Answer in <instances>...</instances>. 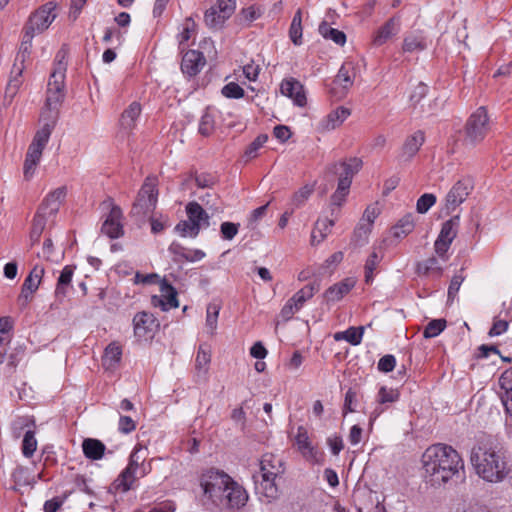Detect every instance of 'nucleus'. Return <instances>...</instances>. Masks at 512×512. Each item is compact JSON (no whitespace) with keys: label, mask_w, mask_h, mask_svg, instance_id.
I'll use <instances>...</instances> for the list:
<instances>
[{"label":"nucleus","mask_w":512,"mask_h":512,"mask_svg":"<svg viewBox=\"0 0 512 512\" xmlns=\"http://www.w3.org/2000/svg\"><path fill=\"white\" fill-rule=\"evenodd\" d=\"M399 391L393 388L381 387L377 394V402L381 405L394 403L399 399Z\"/></svg>","instance_id":"obj_57"},{"label":"nucleus","mask_w":512,"mask_h":512,"mask_svg":"<svg viewBox=\"0 0 512 512\" xmlns=\"http://www.w3.org/2000/svg\"><path fill=\"white\" fill-rule=\"evenodd\" d=\"M295 445L302 457L311 464H319L323 460V453L313 445L308 431L305 427L299 426L295 436Z\"/></svg>","instance_id":"obj_14"},{"label":"nucleus","mask_w":512,"mask_h":512,"mask_svg":"<svg viewBox=\"0 0 512 512\" xmlns=\"http://www.w3.org/2000/svg\"><path fill=\"white\" fill-rule=\"evenodd\" d=\"M362 165L363 162L360 158L351 157L339 162L336 173L339 175V179L345 178L351 186L353 177L360 171Z\"/></svg>","instance_id":"obj_30"},{"label":"nucleus","mask_w":512,"mask_h":512,"mask_svg":"<svg viewBox=\"0 0 512 512\" xmlns=\"http://www.w3.org/2000/svg\"><path fill=\"white\" fill-rule=\"evenodd\" d=\"M425 476L432 485H440L449 481L464 468L459 453L449 445L434 444L428 447L422 456Z\"/></svg>","instance_id":"obj_1"},{"label":"nucleus","mask_w":512,"mask_h":512,"mask_svg":"<svg viewBox=\"0 0 512 512\" xmlns=\"http://www.w3.org/2000/svg\"><path fill=\"white\" fill-rule=\"evenodd\" d=\"M151 304L154 307H160L163 311L177 308L179 302L176 289L166 280L160 281V295H154L151 298Z\"/></svg>","instance_id":"obj_17"},{"label":"nucleus","mask_w":512,"mask_h":512,"mask_svg":"<svg viewBox=\"0 0 512 512\" xmlns=\"http://www.w3.org/2000/svg\"><path fill=\"white\" fill-rule=\"evenodd\" d=\"M211 362V352L205 345H200L195 358V370L198 377L207 374Z\"/></svg>","instance_id":"obj_39"},{"label":"nucleus","mask_w":512,"mask_h":512,"mask_svg":"<svg viewBox=\"0 0 512 512\" xmlns=\"http://www.w3.org/2000/svg\"><path fill=\"white\" fill-rule=\"evenodd\" d=\"M82 449L86 458L99 460L103 457L106 447L98 439L87 438L82 443Z\"/></svg>","instance_id":"obj_36"},{"label":"nucleus","mask_w":512,"mask_h":512,"mask_svg":"<svg viewBox=\"0 0 512 512\" xmlns=\"http://www.w3.org/2000/svg\"><path fill=\"white\" fill-rule=\"evenodd\" d=\"M35 422L33 418L28 416H22L16 418L11 424L12 435L14 438H19L25 429H31L34 427Z\"/></svg>","instance_id":"obj_49"},{"label":"nucleus","mask_w":512,"mask_h":512,"mask_svg":"<svg viewBox=\"0 0 512 512\" xmlns=\"http://www.w3.org/2000/svg\"><path fill=\"white\" fill-rule=\"evenodd\" d=\"M104 209H109V213L104 220L101 231L111 239H117L124 234L123 213L121 208L116 205L111 198L102 202Z\"/></svg>","instance_id":"obj_11"},{"label":"nucleus","mask_w":512,"mask_h":512,"mask_svg":"<svg viewBox=\"0 0 512 512\" xmlns=\"http://www.w3.org/2000/svg\"><path fill=\"white\" fill-rule=\"evenodd\" d=\"M231 483V477L223 471L209 469L200 477L203 501L215 506L223 504L225 491Z\"/></svg>","instance_id":"obj_7"},{"label":"nucleus","mask_w":512,"mask_h":512,"mask_svg":"<svg viewBox=\"0 0 512 512\" xmlns=\"http://www.w3.org/2000/svg\"><path fill=\"white\" fill-rule=\"evenodd\" d=\"M186 213L188 220L193 223H197L200 228L202 225H209V216L199 203L189 202L186 205Z\"/></svg>","instance_id":"obj_38"},{"label":"nucleus","mask_w":512,"mask_h":512,"mask_svg":"<svg viewBox=\"0 0 512 512\" xmlns=\"http://www.w3.org/2000/svg\"><path fill=\"white\" fill-rule=\"evenodd\" d=\"M53 130L54 128L51 125L41 124V127L36 131L25 155L23 165L25 180L30 181L34 177L37 166L41 161L43 150L47 146Z\"/></svg>","instance_id":"obj_8"},{"label":"nucleus","mask_w":512,"mask_h":512,"mask_svg":"<svg viewBox=\"0 0 512 512\" xmlns=\"http://www.w3.org/2000/svg\"><path fill=\"white\" fill-rule=\"evenodd\" d=\"M459 227V217L455 216L442 224L440 233L434 243L436 254L444 261L448 259L447 252L453 240L457 236Z\"/></svg>","instance_id":"obj_12"},{"label":"nucleus","mask_w":512,"mask_h":512,"mask_svg":"<svg viewBox=\"0 0 512 512\" xmlns=\"http://www.w3.org/2000/svg\"><path fill=\"white\" fill-rule=\"evenodd\" d=\"M446 327L445 319H434L431 320L423 331V336L426 339L434 338L438 336Z\"/></svg>","instance_id":"obj_55"},{"label":"nucleus","mask_w":512,"mask_h":512,"mask_svg":"<svg viewBox=\"0 0 512 512\" xmlns=\"http://www.w3.org/2000/svg\"><path fill=\"white\" fill-rule=\"evenodd\" d=\"M380 210L376 205H370L366 208L363 213L361 222L358 228L355 231V234H363L365 238L371 231V227L375 221V219L379 216Z\"/></svg>","instance_id":"obj_35"},{"label":"nucleus","mask_w":512,"mask_h":512,"mask_svg":"<svg viewBox=\"0 0 512 512\" xmlns=\"http://www.w3.org/2000/svg\"><path fill=\"white\" fill-rule=\"evenodd\" d=\"M67 70L66 52L61 49L56 54L54 60L53 71L49 77L47 85L46 100L40 114V123L48 124L55 127L59 107L61 106L65 97V77Z\"/></svg>","instance_id":"obj_2"},{"label":"nucleus","mask_w":512,"mask_h":512,"mask_svg":"<svg viewBox=\"0 0 512 512\" xmlns=\"http://www.w3.org/2000/svg\"><path fill=\"white\" fill-rule=\"evenodd\" d=\"M264 13L261 5L253 4L248 7L242 8L238 15L237 21L239 25L249 27L254 21L258 20Z\"/></svg>","instance_id":"obj_34"},{"label":"nucleus","mask_w":512,"mask_h":512,"mask_svg":"<svg viewBox=\"0 0 512 512\" xmlns=\"http://www.w3.org/2000/svg\"><path fill=\"white\" fill-rule=\"evenodd\" d=\"M215 128L214 116L206 110L199 122V133L203 136H209Z\"/></svg>","instance_id":"obj_58"},{"label":"nucleus","mask_w":512,"mask_h":512,"mask_svg":"<svg viewBox=\"0 0 512 512\" xmlns=\"http://www.w3.org/2000/svg\"><path fill=\"white\" fill-rule=\"evenodd\" d=\"M401 29L399 17H391L383 25H381L373 34L372 44L380 47L395 37Z\"/></svg>","instance_id":"obj_19"},{"label":"nucleus","mask_w":512,"mask_h":512,"mask_svg":"<svg viewBox=\"0 0 512 512\" xmlns=\"http://www.w3.org/2000/svg\"><path fill=\"white\" fill-rule=\"evenodd\" d=\"M138 478H140L139 474L126 467L115 480V489L121 492H127L133 487V484Z\"/></svg>","instance_id":"obj_41"},{"label":"nucleus","mask_w":512,"mask_h":512,"mask_svg":"<svg viewBox=\"0 0 512 512\" xmlns=\"http://www.w3.org/2000/svg\"><path fill=\"white\" fill-rule=\"evenodd\" d=\"M224 498L223 504L219 507L240 508L246 504L248 494L241 485L231 478V483L225 491Z\"/></svg>","instance_id":"obj_20"},{"label":"nucleus","mask_w":512,"mask_h":512,"mask_svg":"<svg viewBox=\"0 0 512 512\" xmlns=\"http://www.w3.org/2000/svg\"><path fill=\"white\" fill-rule=\"evenodd\" d=\"M196 30V24L192 18H186L183 25L182 30L178 34V42L179 46H184L185 43L189 41L191 36L195 33Z\"/></svg>","instance_id":"obj_56"},{"label":"nucleus","mask_w":512,"mask_h":512,"mask_svg":"<svg viewBox=\"0 0 512 512\" xmlns=\"http://www.w3.org/2000/svg\"><path fill=\"white\" fill-rule=\"evenodd\" d=\"M490 130L489 117L484 107H479L465 125V142L476 145L483 141Z\"/></svg>","instance_id":"obj_10"},{"label":"nucleus","mask_w":512,"mask_h":512,"mask_svg":"<svg viewBox=\"0 0 512 512\" xmlns=\"http://www.w3.org/2000/svg\"><path fill=\"white\" fill-rule=\"evenodd\" d=\"M147 455V448L142 444H136L129 456L128 465L126 467L139 474L140 467L143 462L146 461Z\"/></svg>","instance_id":"obj_42"},{"label":"nucleus","mask_w":512,"mask_h":512,"mask_svg":"<svg viewBox=\"0 0 512 512\" xmlns=\"http://www.w3.org/2000/svg\"><path fill=\"white\" fill-rule=\"evenodd\" d=\"M352 69L351 64H343L337 75L335 76V79L333 81V84L336 87H340V95L344 96L346 95L349 88L352 87L354 82V76L351 74L350 70Z\"/></svg>","instance_id":"obj_33"},{"label":"nucleus","mask_w":512,"mask_h":512,"mask_svg":"<svg viewBox=\"0 0 512 512\" xmlns=\"http://www.w3.org/2000/svg\"><path fill=\"white\" fill-rule=\"evenodd\" d=\"M350 185L348 180L338 179V185L336 191L331 195L330 207L331 216L337 218L339 215V209L346 201V198L350 192Z\"/></svg>","instance_id":"obj_29"},{"label":"nucleus","mask_w":512,"mask_h":512,"mask_svg":"<svg viewBox=\"0 0 512 512\" xmlns=\"http://www.w3.org/2000/svg\"><path fill=\"white\" fill-rule=\"evenodd\" d=\"M470 460L476 473L487 482H501L507 474L504 456L492 443H479L473 447Z\"/></svg>","instance_id":"obj_3"},{"label":"nucleus","mask_w":512,"mask_h":512,"mask_svg":"<svg viewBox=\"0 0 512 512\" xmlns=\"http://www.w3.org/2000/svg\"><path fill=\"white\" fill-rule=\"evenodd\" d=\"M221 93L228 99H240L245 95L244 89L236 82H229L221 89Z\"/></svg>","instance_id":"obj_59"},{"label":"nucleus","mask_w":512,"mask_h":512,"mask_svg":"<svg viewBox=\"0 0 512 512\" xmlns=\"http://www.w3.org/2000/svg\"><path fill=\"white\" fill-rule=\"evenodd\" d=\"M429 40L422 30H414L407 33L403 38V53H417L428 48Z\"/></svg>","instance_id":"obj_21"},{"label":"nucleus","mask_w":512,"mask_h":512,"mask_svg":"<svg viewBox=\"0 0 512 512\" xmlns=\"http://www.w3.org/2000/svg\"><path fill=\"white\" fill-rule=\"evenodd\" d=\"M30 54H27V52H24V50H21L20 54L17 55L16 62L14 63L9 81L7 83L6 89H5V95H4V101L6 104H10L14 97L17 95L20 87L22 86L24 80H23V72L25 70V58L28 57Z\"/></svg>","instance_id":"obj_13"},{"label":"nucleus","mask_w":512,"mask_h":512,"mask_svg":"<svg viewBox=\"0 0 512 512\" xmlns=\"http://www.w3.org/2000/svg\"><path fill=\"white\" fill-rule=\"evenodd\" d=\"M75 266L66 265L57 279L56 287L54 290L55 302L51 304V309H57L60 304L63 303L64 299L72 287V278L74 275Z\"/></svg>","instance_id":"obj_18"},{"label":"nucleus","mask_w":512,"mask_h":512,"mask_svg":"<svg viewBox=\"0 0 512 512\" xmlns=\"http://www.w3.org/2000/svg\"><path fill=\"white\" fill-rule=\"evenodd\" d=\"M157 185L156 177H147L145 179L131 209V214L134 217L143 219L155 210L158 202Z\"/></svg>","instance_id":"obj_9"},{"label":"nucleus","mask_w":512,"mask_h":512,"mask_svg":"<svg viewBox=\"0 0 512 512\" xmlns=\"http://www.w3.org/2000/svg\"><path fill=\"white\" fill-rule=\"evenodd\" d=\"M204 65L205 58L203 54L197 50H189L183 55L181 70L188 76H195Z\"/></svg>","instance_id":"obj_25"},{"label":"nucleus","mask_w":512,"mask_h":512,"mask_svg":"<svg viewBox=\"0 0 512 512\" xmlns=\"http://www.w3.org/2000/svg\"><path fill=\"white\" fill-rule=\"evenodd\" d=\"M334 224V219H318L311 233V245L316 246L322 243L326 239L328 234L331 232V229L334 226Z\"/></svg>","instance_id":"obj_32"},{"label":"nucleus","mask_w":512,"mask_h":512,"mask_svg":"<svg viewBox=\"0 0 512 512\" xmlns=\"http://www.w3.org/2000/svg\"><path fill=\"white\" fill-rule=\"evenodd\" d=\"M168 251L173 255L175 262H197L206 256L203 250L186 248L178 242H172Z\"/></svg>","instance_id":"obj_23"},{"label":"nucleus","mask_w":512,"mask_h":512,"mask_svg":"<svg viewBox=\"0 0 512 512\" xmlns=\"http://www.w3.org/2000/svg\"><path fill=\"white\" fill-rule=\"evenodd\" d=\"M416 273L419 276L440 278L443 274L439 260L436 257H429L416 265Z\"/></svg>","instance_id":"obj_31"},{"label":"nucleus","mask_w":512,"mask_h":512,"mask_svg":"<svg viewBox=\"0 0 512 512\" xmlns=\"http://www.w3.org/2000/svg\"><path fill=\"white\" fill-rule=\"evenodd\" d=\"M350 116V110L340 106L331 111L325 118L319 122V129L321 131H331L339 126Z\"/></svg>","instance_id":"obj_26"},{"label":"nucleus","mask_w":512,"mask_h":512,"mask_svg":"<svg viewBox=\"0 0 512 512\" xmlns=\"http://www.w3.org/2000/svg\"><path fill=\"white\" fill-rule=\"evenodd\" d=\"M37 440L35 438V432L32 429H28L25 431L21 451L24 457L30 458L33 456L34 452L37 449Z\"/></svg>","instance_id":"obj_47"},{"label":"nucleus","mask_w":512,"mask_h":512,"mask_svg":"<svg viewBox=\"0 0 512 512\" xmlns=\"http://www.w3.org/2000/svg\"><path fill=\"white\" fill-rule=\"evenodd\" d=\"M44 273L45 269L43 266L35 265L33 269L30 271L29 275L24 280L21 289L34 294L38 290L39 285L41 284Z\"/></svg>","instance_id":"obj_37"},{"label":"nucleus","mask_w":512,"mask_h":512,"mask_svg":"<svg viewBox=\"0 0 512 512\" xmlns=\"http://www.w3.org/2000/svg\"><path fill=\"white\" fill-rule=\"evenodd\" d=\"M175 231L178 232L182 237L195 238L199 234L200 226L197 223H193L189 220L181 221L175 226Z\"/></svg>","instance_id":"obj_54"},{"label":"nucleus","mask_w":512,"mask_h":512,"mask_svg":"<svg viewBox=\"0 0 512 512\" xmlns=\"http://www.w3.org/2000/svg\"><path fill=\"white\" fill-rule=\"evenodd\" d=\"M134 335L139 340H148L153 338L155 331L159 327L158 320L152 313L139 312L133 318Z\"/></svg>","instance_id":"obj_15"},{"label":"nucleus","mask_w":512,"mask_h":512,"mask_svg":"<svg viewBox=\"0 0 512 512\" xmlns=\"http://www.w3.org/2000/svg\"><path fill=\"white\" fill-rule=\"evenodd\" d=\"M364 327H350L345 330L346 341L353 346H357L362 342Z\"/></svg>","instance_id":"obj_63"},{"label":"nucleus","mask_w":512,"mask_h":512,"mask_svg":"<svg viewBox=\"0 0 512 512\" xmlns=\"http://www.w3.org/2000/svg\"><path fill=\"white\" fill-rule=\"evenodd\" d=\"M71 492H64L60 496L45 501L43 510L44 512H57L58 509L65 503Z\"/></svg>","instance_id":"obj_60"},{"label":"nucleus","mask_w":512,"mask_h":512,"mask_svg":"<svg viewBox=\"0 0 512 512\" xmlns=\"http://www.w3.org/2000/svg\"><path fill=\"white\" fill-rule=\"evenodd\" d=\"M314 191V185L306 184L302 186L299 190H297L292 198L291 204L294 208H299L309 199Z\"/></svg>","instance_id":"obj_50"},{"label":"nucleus","mask_w":512,"mask_h":512,"mask_svg":"<svg viewBox=\"0 0 512 512\" xmlns=\"http://www.w3.org/2000/svg\"><path fill=\"white\" fill-rule=\"evenodd\" d=\"M319 32L325 39H330L334 43L343 46L346 43V35L344 32L330 27L327 23L323 22L319 26Z\"/></svg>","instance_id":"obj_44"},{"label":"nucleus","mask_w":512,"mask_h":512,"mask_svg":"<svg viewBox=\"0 0 512 512\" xmlns=\"http://www.w3.org/2000/svg\"><path fill=\"white\" fill-rule=\"evenodd\" d=\"M239 227V223L223 222L220 226L222 238L224 240H232L237 235Z\"/></svg>","instance_id":"obj_64"},{"label":"nucleus","mask_w":512,"mask_h":512,"mask_svg":"<svg viewBox=\"0 0 512 512\" xmlns=\"http://www.w3.org/2000/svg\"><path fill=\"white\" fill-rule=\"evenodd\" d=\"M227 15L223 13H219L217 8H209L206 10L204 15V21L206 25L211 29H219L221 28L227 19H229Z\"/></svg>","instance_id":"obj_43"},{"label":"nucleus","mask_w":512,"mask_h":512,"mask_svg":"<svg viewBox=\"0 0 512 512\" xmlns=\"http://www.w3.org/2000/svg\"><path fill=\"white\" fill-rule=\"evenodd\" d=\"M141 111L142 107L139 102L133 101L129 104L120 116V128L126 132H131L137 125V120L141 115Z\"/></svg>","instance_id":"obj_28"},{"label":"nucleus","mask_w":512,"mask_h":512,"mask_svg":"<svg viewBox=\"0 0 512 512\" xmlns=\"http://www.w3.org/2000/svg\"><path fill=\"white\" fill-rule=\"evenodd\" d=\"M302 30V13L301 10H298L294 14L289 28V37L295 45L302 44Z\"/></svg>","instance_id":"obj_45"},{"label":"nucleus","mask_w":512,"mask_h":512,"mask_svg":"<svg viewBox=\"0 0 512 512\" xmlns=\"http://www.w3.org/2000/svg\"><path fill=\"white\" fill-rule=\"evenodd\" d=\"M65 196L66 188L59 187L50 192L44 198L32 220L31 231L29 235L31 245L39 242L48 219L58 212L61 203L65 199Z\"/></svg>","instance_id":"obj_5"},{"label":"nucleus","mask_w":512,"mask_h":512,"mask_svg":"<svg viewBox=\"0 0 512 512\" xmlns=\"http://www.w3.org/2000/svg\"><path fill=\"white\" fill-rule=\"evenodd\" d=\"M56 7L54 2H47L30 15L23 30L21 50L30 54L34 36L48 29L56 19Z\"/></svg>","instance_id":"obj_6"},{"label":"nucleus","mask_w":512,"mask_h":512,"mask_svg":"<svg viewBox=\"0 0 512 512\" xmlns=\"http://www.w3.org/2000/svg\"><path fill=\"white\" fill-rule=\"evenodd\" d=\"M220 312V305L217 303H210L206 309V326L209 333L213 335L217 329V320Z\"/></svg>","instance_id":"obj_51"},{"label":"nucleus","mask_w":512,"mask_h":512,"mask_svg":"<svg viewBox=\"0 0 512 512\" xmlns=\"http://www.w3.org/2000/svg\"><path fill=\"white\" fill-rule=\"evenodd\" d=\"M318 291V286L315 284H308L297 291L292 297L291 301L297 304L300 308L311 299L314 294Z\"/></svg>","instance_id":"obj_46"},{"label":"nucleus","mask_w":512,"mask_h":512,"mask_svg":"<svg viewBox=\"0 0 512 512\" xmlns=\"http://www.w3.org/2000/svg\"><path fill=\"white\" fill-rule=\"evenodd\" d=\"M436 203V196L432 193H425L417 200L416 209L420 214L426 213Z\"/></svg>","instance_id":"obj_62"},{"label":"nucleus","mask_w":512,"mask_h":512,"mask_svg":"<svg viewBox=\"0 0 512 512\" xmlns=\"http://www.w3.org/2000/svg\"><path fill=\"white\" fill-rule=\"evenodd\" d=\"M11 477L15 484L20 486L31 485L35 483L34 476H30L28 469L23 466H18L14 469Z\"/></svg>","instance_id":"obj_53"},{"label":"nucleus","mask_w":512,"mask_h":512,"mask_svg":"<svg viewBox=\"0 0 512 512\" xmlns=\"http://www.w3.org/2000/svg\"><path fill=\"white\" fill-rule=\"evenodd\" d=\"M356 285V279L348 277L330 286L325 291V298L329 302H337L347 295Z\"/></svg>","instance_id":"obj_27"},{"label":"nucleus","mask_w":512,"mask_h":512,"mask_svg":"<svg viewBox=\"0 0 512 512\" xmlns=\"http://www.w3.org/2000/svg\"><path fill=\"white\" fill-rule=\"evenodd\" d=\"M473 190V182L470 178L458 180L449 190L445 199V207L449 212L461 205Z\"/></svg>","instance_id":"obj_16"},{"label":"nucleus","mask_w":512,"mask_h":512,"mask_svg":"<svg viewBox=\"0 0 512 512\" xmlns=\"http://www.w3.org/2000/svg\"><path fill=\"white\" fill-rule=\"evenodd\" d=\"M122 349L115 343L109 344L104 353L103 363L108 367H112L121 360Z\"/></svg>","instance_id":"obj_48"},{"label":"nucleus","mask_w":512,"mask_h":512,"mask_svg":"<svg viewBox=\"0 0 512 512\" xmlns=\"http://www.w3.org/2000/svg\"><path fill=\"white\" fill-rule=\"evenodd\" d=\"M281 93L293 100L299 106L304 107L307 103L303 85L294 78L285 79L280 86Z\"/></svg>","instance_id":"obj_22"},{"label":"nucleus","mask_w":512,"mask_h":512,"mask_svg":"<svg viewBox=\"0 0 512 512\" xmlns=\"http://www.w3.org/2000/svg\"><path fill=\"white\" fill-rule=\"evenodd\" d=\"M425 141V136L422 131H416L414 134L409 136L398 155V159L401 162L410 161L419 151Z\"/></svg>","instance_id":"obj_24"},{"label":"nucleus","mask_w":512,"mask_h":512,"mask_svg":"<svg viewBox=\"0 0 512 512\" xmlns=\"http://www.w3.org/2000/svg\"><path fill=\"white\" fill-rule=\"evenodd\" d=\"M414 229V220L412 215H406L399 220L394 227V236L397 238L404 237L411 233Z\"/></svg>","instance_id":"obj_52"},{"label":"nucleus","mask_w":512,"mask_h":512,"mask_svg":"<svg viewBox=\"0 0 512 512\" xmlns=\"http://www.w3.org/2000/svg\"><path fill=\"white\" fill-rule=\"evenodd\" d=\"M285 472L284 462L274 454H264L260 461V474L254 476L256 492L268 501L279 496L278 481Z\"/></svg>","instance_id":"obj_4"},{"label":"nucleus","mask_w":512,"mask_h":512,"mask_svg":"<svg viewBox=\"0 0 512 512\" xmlns=\"http://www.w3.org/2000/svg\"><path fill=\"white\" fill-rule=\"evenodd\" d=\"M383 259L381 250L373 249L369 254L364 265V278L367 284H371L374 280V271Z\"/></svg>","instance_id":"obj_40"},{"label":"nucleus","mask_w":512,"mask_h":512,"mask_svg":"<svg viewBox=\"0 0 512 512\" xmlns=\"http://www.w3.org/2000/svg\"><path fill=\"white\" fill-rule=\"evenodd\" d=\"M266 141V135L257 136L245 150L244 157L246 160L255 158L257 156L258 150L265 144Z\"/></svg>","instance_id":"obj_61"}]
</instances>
